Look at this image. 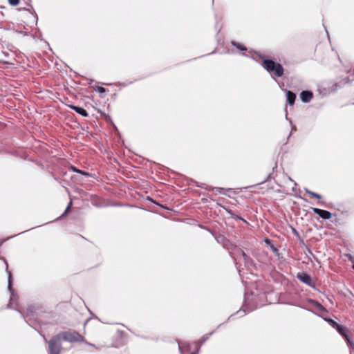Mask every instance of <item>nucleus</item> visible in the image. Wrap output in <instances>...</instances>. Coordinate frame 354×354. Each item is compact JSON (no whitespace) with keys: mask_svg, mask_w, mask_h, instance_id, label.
<instances>
[{"mask_svg":"<svg viewBox=\"0 0 354 354\" xmlns=\"http://www.w3.org/2000/svg\"><path fill=\"white\" fill-rule=\"evenodd\" d=\"M287 101L290 105H292L295 103L296 95L292 92L288 91L286 93Z\"/></svg>","mask_w":354,"mask_h":354,"instance_id":"obj_8","label":"nucleus"},{"mask_svg":"<svg viewBox=\"0 0 354 354\" xmlns=\"http://www.w3.org/2000/svg\"><path fill=\"white\" fill-rule=\"evenodd\" d=\"M232 44L235 46H236L239 49L241 50H246V48L243 46H242L241 44H236L234 43V41L232 42Z\"/></svg>","mask_w":354,"mask_h":354,"instance_id":"obj_14","label":"nucleus"},{"mask_svg":"<svg viewBox=\"0 0 354 354\" xmlns=\"http://www.w3.org/2000/svg\"><path fill=\"white\" fill-rule=\"evenodd\" d=\"M71 204H72V203H71V202L68 204V207H67V208H66V212L67 211H68V209L71 208Z\"/></svg>","mask_w":354,"mask_h":354,"instance_id":"obj_16","label":"nucleus"},{"mask_svg":"<svg viewBox=\"0 0 354 354\" xmlns=\"http://www.w3.org/2000/svg\"><path fill=\"white\" fill-rule=\"evenodd\" d=\"M306 192L308 194H310V196H312L313 197H315L317 199H319L321 198L320 195L317 194V193H315L313 192H311L308 189H306Z\"/></svg>","mask_w":354,"mask_h":354,"instance_id":"obj_10","label":"nucleus"},{"mask_svg":"<svg viewBox=\"0 0 354 354\" xmlns=\"http://www.w3.org/2000/svg\"><path fill=\"white\" fill-rule=\"evenodd\" d=\"M300 98L304 102H308L313 98V93L310 91H304L300 94Z\"/></svg>","mask_w":354,"mask_h":354,"instance_id":"obj_5","label":"nucleus"},{"mask_svg":"<svg viewBox=\"0 0 354 354\" xmlns=\"http://www.w3.org/2000/svg\"><path fill=\"white\" fill-rule=\"evenodd\" d=\"M49 354H59L62 351V339L57 335L48 342Z\"/></svg>","mask_w":354,"mask_h":354,"instance_id":"obj_2","label":"nucleus"},{"mask_svg":"<svg viewBox=\"0 0 354 354\" xmlns=\"http://www.w3.org/2000/svg\"><path fill=\"white\" fill-rule=\"evenodd\" d=\"M8 2L11 6H17L19 3V0H8Z\"/></svg>","mask_w":354,"mask_h":354,"instance_id":"obj_13","label":"nucleus"},{"mask_svg":"<svg viewBox=\"0 0 354 354\" xmlns=\"http://www.w3.org/2000/svg\"><path fill=\"white\" fill-rule=\"evenodd\" d=\"M263 66L268 72H273L277 77H281L283 73L282 66L280 64L274 63L272 60H264Z\"/></svg>","mask_w":354,"mask_h":354,"instance_id":"obj_1","label":"nucleus"},{"mask_svg":"<svg viewBox=\"0 0 354 354\" xmlns=\"http://www.w3.org/2000/svg\"><path fill=\"white\" fill-rule=\"evenodd\" d=\"M313 211L315 214H317L319 216L322 218L323 219H330L332 216L330 212L326 210L321 209L319 208H313Z\"/></svg>","mask_w":354,"mask_h":354,"instance_id":"obj_4","label":"nucleus"},{"mask_svg":"<svg viewBox=\"0 0 354 354\" xmlns=\"http://www.w3.org/2000/svg\"><path fill=\"white\" fill-rule=\"evenodd\" d=\"M344 339H346L347 344L349 346L352 347L353 346V342L351 341V339H350V337L348 335L346 337H345Z\"/></svg>","mask_w":354,"mask_h":354,"instance_id":"obj_12","label":"nucleus"},{"mask_svg":"<svg viewBox=\"0 0 354 354\" xmlns=\"http://www.w3.org/2000/svg\"><path fill=\"white\" fill-rule=\"evenodd\" d=\"M58 335L62 340L67 341L69 342H83L84 338L77 332L74 330H68L59 333Z\"/></svg>","mask_w":354,"mask_h":354,"instance_id":"obj_3","label":"nucleus"},{"mask_svg":"<svg viewBox=\"0 0 354 354\" xmlns=\"http://www.w3.org/2000/svg\"><path fill=\"white\" fill-rule=\"evenodd\" d=\"M297 278L303 283L310 285L311 278L306 273H298Z\"/></svg>","mask_w":354,"mask_h":354,"instance_id":"obj_6","label":"nucleus"},{"mask_svg":"<svg viewBox=\"0 0 354 354\" xmlns=\"http://www.w3.org/2000/svg\"><path fill=\"white\" fill-rule=\"evenodd\" d=\"M330 322H331V323H332L333 326L334 327H335V328H336V329L337 330V331H338V332H339V333H340V334H341L344 337H346V336H347V333H346L347 330H346V328H344V327H343V326H342L339 325L338 324H337L336 322H334V321H333V320H330Z\"/></svg>","mask_w":354,"mask_h":354,"instance_id":"obj_7","label":"nucleus"},{"mask_svg":"<svg viewBox=\"0 0 354 354\" xmlns=\"http://www.w3.org/2000/svg\"><path fill=\"white\" fill-rule=\"evenodd\" d=\"M71 108L72 109H73L74 111H75L77 113L82 115V116L86 117L88 115L87 111L82 107L73 105V106H71Z\"/></svg>","mask_w":354,"mask_h":354,"instance_id":"obj_9","label":"nucleus"},{"mask_svg":"<svg viewBox=\"0 0 354 354\" xmlns=\"http://www.w3.org/2000/svg\"><path fill=\"white\" fill-rule=\"evenodd\" d=\"M192 354H195V353H192Z\"/></svg>","mask_w":354,"mask_h":354,"instance_id":"obj_19","label":"nucleus"},{"mask_svg":"<svg viewBox=\"0 0 354 354\" xmlns=\"http://www.w3.org/2000/svg\"><path fill=\"white\" fill-rule=\"evenodd\" d=\"M241 255L243 256V257L244 258V259H245V258H246V257H247V256H246V254H245V252H243V251H241Z\"/></svg>","mask_w":354,"mask_h":354,"instance_id":"obj_15","label":"nucleus"},{"mask_svg":"<svg viewBox=\"0 0 354 354\" xmlns=\"http://www.w3.org/2000/svg\"><path fill=\"white\" fill-rule=\"evenodd\" d=\"M353 269H354V265L353 266Z\"/></svg>","mask_w":354,"mask_h":354,"instance_id":"obj_18","label":"nucleus"},{"mask_svg":"<svg viewBox=\"0 0 354 354\" xmlns=\"http://www.w3.org/2000/svg\"><path fill=\"white\" fill-rule=\"evenodd\" d=\"M104 91V88H100V91Z\"/></svg>","mask_w":354,"mask_h":354,"instance_id":"obj_17","label":"nucleus"},{"mask_svg":"<svg viewBox=\"0 0 354 354\" xmlns=\"http://www.w3.org/2000/svg\"><path fill=\"white\" fill-rule=\"evenodd\" d=\"M8 272V288L11 291L12 290V289H11V286H12L11 272Z\"/></svg>","mask_w":354,"mask_h":354,"instance_id":"obj_11","label":"nucleus"}]
</instances>
